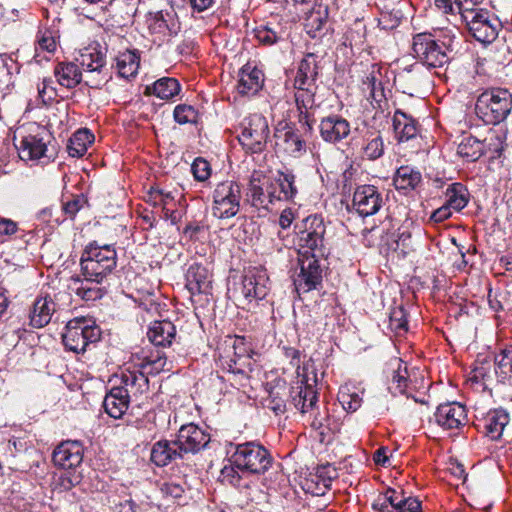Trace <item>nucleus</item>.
<instances>
[{"label": "nucleus", "instance_id": "nucleus-1", "mask_svg": "<svg viewBox=\"0 0 512 512\" xmlns=\"http://www.w3.org/2000/svg\"><path fill=\"white\" fill-rule=\"evenodd\" d=\"M137 361L135 362L134 370L126 369L121 374V384L116 386L122 389L123 394L129 399L138 398L149 389L148 375H155L167 368V357L159 350H145L142 349L140 354H137Z\"/></svg>", "mask_w": 512, "mask_h": 512}, {"label": "nucleus", "instance_id": "nucleus-2", "mask_svg": "<svg viewBox=\"0 0 512 512\" xmlns=\"http://www.w3.org/2000/svg\"><path fill=\"white\" fill-rule=\"evenodd\" d=\"M226 453L229 462L243 473L262 475L271 468L273 463L269 451L254 441L240 444L229 443Z\"/></svg>", "mask_w": 512, "mask_h": 512}, {"label": "nucleus", "instance_id": "nucleus-3", "mask_svg": "<svg viewBox=\"0 0 512 512\" xmlns=\"http://www.w3.org/2000/svg\"><path fill=\"white\" fill-rule=\"evenodd\" d=\"M81 272L85 279L102 283L116 268L117 253L111 244L89 243L80 259Z\"/></svg>", "mask_w": 512, "mask_h": 512}, {"label": "nucleus", "instance_id": "nucleus-4", "mask_svg": "<svg viewBox=\"0 0 512 512\" xmlns=\"http://www.w3.org/2000/svg\"><path fill=\"white\" fill-rule=\"evenodd\" d=\"M512 109V94L504 88H493L481 93L476 101L475 111L486 124H499Z\"/></svg>", "mask_w": 512, "mask_h": 512}, {"label": "nucleus", "instance_id": "nucleus-5", "mask_svg": "<svg viewBox=\"0 0 512 512\" xmlns=\"http://www.w3.org/2000/svg\"><path fill=\"white\" fill-rule=\"evenodd\" d=\"M100 328L95 321L86 317H75L68 321L62 336L65 348L74 353H83L86 348L100 339Z\"/></svg>", "mask_w": 512, "mask_h": 512}, {"label": "nucleus", "instance_id": "nucleus-6", "mask_svg": "<svg viewBox=\"0 0 512 512\" xmlns=\"http://www.w3.org/2000/svg\"><path fill=\"white\" fill-rule=\"evenodd\" d=\"M15 144L19 157L23 161H37L47 158L48 143L51 135L44 127L31 124L27 130L21 129L15 136Z\"/></svg>", "mask_w": 512, "mask_h": 512}, {"label": "nucleus", "instance_id": "nucleus-7", "mask_svg": "<svg viewBox=\"0 0 512 512\" xmlns=\"http://www.w3.org/2000/svg\"><path fill=\"white\" fill-rule=\"evenodd\" d=\"M470 34L482 44L492 43L502 28L499 18L486 9H473L462 14Z\"/></svg>", "mask_w": 512, "mask_h": 512}, {"label": "nucleus", "instance_id": "nucleus-8", "mask_svg": "<svg viewBox=\"0 0 512 512\" xmlns=\"http://www.w3.org/2000/svg\"><path fill=\"white\" fill-rule=\"evenodd\" d=\"M412 49L420 63L429 68L443 67L450 60L449 47L428 33L416 34L413 37Z\"/></svg>", "mask_w": 512, "mask_h": 512}, {"label": "nucleus", "instance_id": "nucleus-9", "mask_svg": "<svg viewBox=\"0 0 512 512\" xmlns=\"http://www.w3.org/2000/svg\"><path fill=\"white\" fill-rule=\"evenodd\" d=\"M212 215L218 219H229L237 215L242 197L241 186L232 180L216 185L213 191Z\"/></svg>", "mask_w": 512, "mask_h": 512}, {"label": "nucleus", "instance_id": "nucleus-10", "mask_svg": "<svg viewBox=\"0 0 512 512\" xmlns=\"http://www.w3.org/2000/svg\"><path fill=\"white\" fill-rule=\"evenodd\" d=\"M269 134L267 119L263 115L255 113L244 119L242 132L238 139L247 151L259 153L265 149Z\"/></svg>", "mask_w": 512, "mask_h": 512}, {"label": "nucleus", "instance_id": "nucleus-11", "mask_svg": "<svg viewBox=\"0 0 512 512\" xmlns=\"http://www.w3.org/2000/svg\"><path fill=\"white\" fill-rule=\"evenodd\" d=\"M298 376L300 380L291 391L292 403L301 413H307L315 409L318 401L317 391L315 390L317 375L313 367L310 369L305 365L302 372L298 371Z\"/></svg>", "mask_w": 512, "mask_h": 512}, {"label": "nucleus", "instance_id": "nucleus-12", "mask_svg": "<svg viewBox=\"0 0 512 512\" xmlns=\"http://www.w3.org/2000/svg\"><path fill=\"white\" fill-rule=\"evenodd\" d=\"M275 197L271 177L262 171L254 170L249 179L246 201L257 209L269 210L276 202Z\"/></svg>", "mask_w": 512, "mask_h": 512}, {"label": "nucleus", "instance_id": "nucleus-13", "mask_svg": "<svg viewBox=\"0 0 512 512\" xmlns=\"http://www.w3.org/2000/svg\"><path fill=\"white\" fill-rule=\"evenodd\" d=\"M297 228L299 246L323 255L324 235L326 232L323 218L318 215H310Z\"/></svg>", "mask_w": 512, "mask_h": 512}, {"label": "nucleus", "instance_id": "nucleus-14", "mask_svg": "<svg viewBox=\"0 0 512 512\" xmlns=\"http://www.w3.org/2000/svg\"><path fill=\"white\" fill-rule=\"evenodd\" d=\"M372 508L378 512H419L421 503L414 497H406L403 490L388 488L374 500Z\"/></svg>", "mask_w": 512, "mask_h": 512}, {"label": "nucleus", "instance_id": "nucleus-15", "mask_svg": "<svg viewBox=\"0 0 512 512\" xmlns=\"http://www.w3.org/2000/svg\"><path fill=\"white\" fill-rule=\"evenodd\" d=\"M269 277L266 269L262 267H251L245 271L242 280L241 293L244 298L251 302L264 299L269 292Z\"/></svg>", "mask_w": 512, "mask_h": 512}, {"label": "nucleus", "instance_id": "nucleus-16", "mask_svg": "<svg viewBox=\"0 0 512 512\" xmlns=\"http://www.w3.org/2000/svg\"><path fill=\"white\" fill-rule=\"evenodd\" d=\"M299 273L294 278V285L298 293L309 292L316 289L322 280V269L315 254L303 255L299 259Z\"/></svg>", "mask_w": 512, "mask_h": 512}, {"label": "nucleus", "instance_id": "nucleus-17", "mask_svg": "<svg viewBox=\"0 0 512 512\" xmlns=\"http://www.w3.org/2000/svg\"><path fill=\"white\" fill-rule=\"evenodd\" d=\"M225 356H221L222 366L231 373H244L245 367L250 365V348L244 337L230 338V344Z\"/></svg>", "mask_w": 512, "mask_h": 512}, {"label": "nucleus", "instance_id": "nucleus-18", "mask_svg": "<svg viewBox=\"0 0 512 512\" xmlns=\"http://www.w3.org/2000/svg\"><path fill=\"white\" fill-rule=\"evenodd\" d=\"M177 444L183 455L198 453L210 441V435L194 423L182 425L176 437Z\"/></svg>", "mask_w": 512, "mask_h": 512}, {"label": "nucleus", "instance_id": "nucleus-19", "mask_svg": "<svg viewBox=\"0 0 512 512\" xmlns=\"http://www.w3.org/2000/svg\"><path fill=\"white\" fill-rule=\"evenodd\" d=\"M353 207L360 216L376 214L383 205V198L374 185L358 186L353 194Z\"/></svg>", "mask_w": 512, "mask_h": 512}, {"label": "nucleus", "instance_id": "nucleus-20", "mask_svg": "<svg viewBox=\"0 0 512 512\" xmlns=\"http://www.w3.org/2000/svg\"><path fill=\"white\" fill-rule=\"evenodd\" d=\"M510 421V415L504 408L491 409L481 418H477L476 427L491 440H499Z\"/></svg>", "mask_w": 512, "mask_h": 512}, {"label": "nucleus", "instance_id": "nucleus-21", "mask_svg": "<svg viewBox=\"0 0 512 512\" xmlns=\"http://www.w3.org/2000/svg\"><path fill=\"white\" fill-rule=\"evenodd\" d=\"M465 407L457 402L444 403L437 407L433 420L443 429H458L466 422Z\"/></svg>", "mask_w": 512, "mask_h": 512}, {"label": "nucleus", "instance_id": "nucleus-22", "mask_svg": "<svg viewBox=\"0 0 512 512\" xmlns=\"http://www.w3.org/2000/svg\"><path fill=\"white\" fill-rule=\"evenodd\" d=\"M83 445L79 441H64L54 450L53 463L62 469H73L83 461Z\"/></svg>", "mask_w": 512, "mask_h": 512}, {"label": "nucleus", "instance_id": "nucleus-23", "mask_svg": "<svg viewBox=\"0 0 512 512\" xmlns=\"http://www.w3.org/2000/svg\"><path fill=\"white\" fill-rule=\"evenodd\" d=\"M320 135L325 142L338 143L350 134V123L340 115L324 117L319 125Z\"/></svg>", "mask_w": 512, "mask_h": 512}, {"label": "nucleus", "instance_id": "nucleus-24", "mask_svg": "<svg viewBox=\"0 0 512 512\" xmlns=\"http://www.w3.org/2000/svg\"><path fill=\"white\" fill-rule=\"evenodd\" d=\"M186 288L191 295L208 293L211 287V276L206 267L194 263L186 272Z\"/></svg>", "mask_w": 512, "mask_h": 512}, {"label": "nucleus", "instance_id": "nucleus-25", "mask_svg": "<svg viewBox=\"0 0 512 512\" xmlns=\"http://www.w3.org/2000/svg\"><path fill=\"white\" fill-rule=\"evenodd\" d=\"M56 312V303L49 296L38 297L33 303L30 311V325L33 328H42L50 323L53 314Z\"/></svg>", "mask_w": 512, "mask_h": 512}, {"label": "nucleus", "instance_id": "nucleus-26", "mask_svg": "<svg viewBox=\"0 0 512 512\" xmlns=\"http://www.w3.org/2000/svg\"><path fill=\"white\" fill-rule=\"evenodd\" d=\"M183 457L176 439L173 441L160 440L153 445L151 450V461L159 467L166 466Z\"/></svg>", "mask_w": 512, "mask_h": 512}, {"label": "nucleus", "instance_id": "nucleus-27", "mask_svg": "<svg viewBox=\"0 0 512 512\" xmlns=\"http://www.w3.org/2000/svg\"><path fill=\"white\" fill-rule=\"evenodd\" d=\"M76 61L88 73L100 76L106 68V54L96 46H88L80 50Z\"/></svg>", "mask_w": 512, "mask_h": 512}, {"label": "nucleus", "instance_id": "nucleus-28", "mask_svg": "<svg viewBox=\"0 0 512 512\" xmlns=\"http://www.w3.org/2000/svg\"><path fill=\"white\" fill-rule=\"evenodd\" d=\"M319 57L314 53H307L300 61L294 79V85L311 86L316 84L319 76Z\"/></svg>", "mask_w": 512, "mask_h": 512}, {"label": "nucleus", "instance_id": "nucleus-29", "mask_svg": "<svg viewBox=\"0 0 512 512\" xmlns=\"http://www.w3.org/2000/svg\"><path fill=\"white\" fill-rule=\"evenodd\" d=\"M296 176L288 169L277 171V177L272 178L271 182L275 188V199L277 201L293 200L298 190L295 185Z\"/></svg>", "mask_w": 512, "mask_h": 512}, {"label": "nucleus", "instance_id": "nucleus-30", "mask_svg": "<svg viewBox=\"0 0 512 512\" xmlns=\"http://www.w3.org/2000/svg\"><path fill=\"white\" fill-rule=\"evenodd\" d=\"M263 86V74L257 68L248 65L239 72L237 91L243 96L255 95Z\"/></svg>", "mask_w": 512, "mask_h": 512}, {"label": "nucleus", "instance_id": "nucleus-31", "mask_svg": "<svg viewBox=\"0 0 512 512\" xmlns=\"http://www.w3.org/2000/svg\"><path fill=\"white\" fill-rule=\"evenodd\" d=\"M147 337L155 346H170L176 337V327L168 320L155 321L149 327Z\"/></svg>", "mask_w": 512, "mask_h": 512}, {"label": "nucleus", "instance_id": "nucleus-32", "mask_svg": "<svg viewBox=\"0 0 512 512\" xmlns=\"http://www.w3.org/2000/svg\"><path fill=\"white\" fill-rule=\"evenodd\" d=\"M294 88L296 89L295 102L300 112L299 122L305 123L310 129V124L308 121V110L315 106V92L317 88L316 84L311 86L294 85Z\"/></svg>", "mask_w": 512, "mask_h": 512}, {"label": "nucleus", "instance_id": "nucleus-33", "mask_svg": "<svg viewBox=\"0 0 512 512\" xmlns=\"http://www.w3.org/2000/svg\"><path fill=\"white\" fill-rule=\"evenodd\" d=\"M123 393L122 389L113 387L104 398V409L114 419L121 418L128 409L130 399Z\"/></svg>", "mask_w": 512, "mask_h": 512}, {"label": "nucleus", "instance_id": "nucleus-34", "mask_svg": "<svg viewBox=\"0 0 512 512\" xmlns=\"http://www.w3.org/2000/svg\"><path fill=\"white\" fill-rule=\"evenodd\" d=\"M54 75L59 85L72 89L82 81V73L73 62H61L54 68Z\"/></svg>", "mask_w": 512, "mask_h": 512}, {"label": "nucleus", "instance_id": "nucleus-35", "mask_svg": "<svg viewBox=\"0 0 512 512\" xmlns=\"http://www.w3.org/2000/svg\"><path fill=\"white\" fill-rule=\"evenodd\" d=\"M181 91V85L176 78L162 77L156 80L153 85L146 87L147 94H153L162 100H171Z\"/></svg>", "mask_w": 512, "mask_h": 512}, {"label": "nucleus", "instance_id": "nucleus-36", "mask_svg": "<svg viewBox=\"0 0 512 512\" xmlns=\"http://www.w3.org/2000/svg\"><path fill=\"white\" fill-rule=\"evenodd\" d=\"M392 367L391 379L388 384V390L392 395L405 394L408 387L407 366L400 359H394L390 362Z\"/></svg>", "mask_w": 512, "mask_h": 512}, {"label": "nucleus", "instance_id": "nucleus-37", "mask_svg": "<svg viewBox=\"0 0 512 512\" xmlns=\"http://www.w3.org/2000/svg\"><path fill=\"white\" fill-rule=\"evenodd\" d=\"M445 197L447 206L459 212L467 206L470 194L466 186L460 182H455L448 185L445 191Z\"/></svg>", "mask_w": 512, "mask_h": 512}, {"label": "nucleus", "instance_id": "nucleus-38", "mask_svg": "<svg viewBox=\"0 0 512 512\" xmlns=\"http://www.w3.org/2000/svg\"><path fill=\"white\" fill-rule=\"evenodd\" d=\"M421 180L420 171L411 166L399 167L393 179L398 190H413L420 184Z\"/></svg>", "mask_w": 512, "mask_h": 512}, {"label": "nucleus", "instance_id": "nucleus-39", "mask_svg": "<svg viewBox=\"0 0 512 512\" xmlns=\"http://www.w3.org/2000/svg\"><path fill=\"white\" fill-rule=\"evenodd\" d=\"M384 151L385 145L380 131H368L363 137V157L376 160L384 155Z\"/></svg>", "mask_w": 512, "mask_h": 512}, {"label": "nucleus", "instance_id": "nucleus-40", "mask_svg": "<svg viewBox=\"0 0 512 512\" xmlns=\"http://www.w3.org/2000/svg\"><path fill=\"white\" fill-rule=\"evenodd\" d=\"M495 375L501 384L512 385V348L504 349L495 356Z\"/></svg>", "mask_w": 512, "mask_h": 512}, {"label": "nucleus", "instance_id": "nucleus-41", "mask_svg": "<svg viewBox=\"0 0 512 512\" xmlns=\"http://www.w3.org/2000/svg\"><path fill=\"white\" fill-rule=\"evenodd\" d=\"M484 144L472 135H464L458 144L457 154L468 162L477 161L484 154Z\"/></svg>", "mask_w": 512, "mask_h": 512}, {"label": "nucleus", "instance_id": "nucleus-42", "mask_svg": "<svg viewBox=\"0 0 512 512\" xmlns=\"http://www.w3.org/2000/svg\"><path fill=\"white\" fill-rule=\"evenodd\" d=\"M94 141V136L88 129L77 130L69 139L67 145L68 154L71 157L80 158L87 152L88 146Z\"/></svg>", "mask_w": 512, "mask_h": 512}, {"label": "nucleus", "instance_id": "nucleus-43", "mask_svg": "<svg viewBox=\"0 0 512 512\" xmlns=\"http://www.w3.org/2000/svg\"><path fill=\"white\" fill-rule=\"evenodd\" d=\"M140 65V56L136 51L126 50L116 57L118 73L123 78L135 76Z\"/></svg>", "mask_w": 512, "mask_h": 512}, {"label": "nucleus", "instance_id": "nucleus-44", "mask_svg": "<svg viewBox=\"0 0 512 512\" xmlns=\"http://www.w3.org/2000/svg\"><path fill=\"white\" fill-rule=\"evenodd\" d=\"M75 294L85 301H95L101 299L105 293V290L100 287L102 283L90 281L85 279L77 278L74 279Z\"/></svg>", "mask_w": 512, "mask_h": 512}, {"label": "nucleus", "instance_id": "nucleus-45", "mask_svg": "<svg viewBox=\"0 0 512 512\" xmlns=\"http://www.w3.org/2000/svg\"><path fill=\"white\" fill-rule=\"evenodd\" d=\"M338 400L342 407L348 412H355L362 404V397L356 391V388L348 385L340 388Z\"/></svg>", "mask_w": 512, "mask_h": 512}, {"label": "nucleus", "instance_id": "nucleus-46", "mask_svg": "<svg viewBox=\"0 0 512 512\" xmlns=\"http://www.w3.org/2000/svg\"><path fill=\"white\" fill-rule=\"evenodd\" d=\"M284 150L292 157H300L306 152V143L298 132L288 130L284 133Z\"/></svg>", "mask_w": 512, "mask_h": 512}, {"label": "nucleus", "instance_id": "nucleus-47", "mask_svg": "<svg viewBox=\"0 0 512 512\" xmlns=\"http://www.w3.org/2000/svg\"><path fill=\"white\" fill-rule=\"evenodd\" d=\"M389 326L397 334H402L408 330V321L406 311L402 306L391 309L389 314Z\"/></svg>", "mask_w": 512, "mask_h": 512}, {"label": "nucleus", "instance_id": "nucleus-48", "mask_svg": "<svg viewBox=\"0 0 512 512\" xmlns=\"http://www.w3.org/2000/svg\"><path fill=\"white\" fill-rule=\"evenodd\" d=\"M365 89L369 91V98L372 102L380 103L385 99L382 82L377 80L375 72H371L364 81Z\"/></svg>", "mask_w": 512, "mask_h": 512}, {"label": "nucleus", "instance_id": "nucleus-49", "mask_svg": "<svg viewBox=\"0 0 512 512\" xmlns=\"http://www.w3.org/2000/svg\"><path fill=\"white\" fill-rule=\"evenodd\" d=\"M174 120L180 124H193L198 120L197 110L187 104H179L174 108L173 112Z\"/></svg>", "mask_w": 512, "mask_h": 512}, {"label": "nucleus", "instance_id": "nucleus-50", "mask_svg": "<svg viewBox=\"0 0 512 512\" xmlns=\"http://www.w3.org/2000/svg\"><path fill=\"white\" fill-rule=\"evenodd\" d=\"M87 203V198L83 194L74 195L62 203V213L66 218L73 219Z\"/></svg>", "mask_w": 512, "mask_h": 512}, {"label": "nucleus", "instance_id": "nucleus-51", "mask_svg": "<svg viewBox=\"0 0 512 512\" xmlns=\"http://www.w3.org/2000/svg\"><path fill=\"white\" fill-rule=\"evenodd\" d=\"M490 364L489 362H482L476 365L469 373L468 380L475 384L486 385L487 379L490 378L489 374Z\"/></svg>", "mask_w": 512, "mask_h": 512}, {"label": "nucleus", "instance_id": "nucleus-52", "mask_svg": "<svg viewBox=\"0 0 512 512\" xmlns=\"http://www.w3.org/2000/svg\"><path fill=\"white\" fill-rule=\"evenodd\" d=\"M38 95L43 104H49L57 96V91L53 87L52 78H43L42 82L38 84Z\"/></svg>", "mask_w": 512, "mask_h": 512}, {"label": "nucleus", "instance_id": "nucleus-53", "mask_svg": "<svg viewBox=\"0 0 512 512\" xmlns=\"http://www.w3.org/2000/svg\"><path fill=\"white\" fill-rule=\"evenodd\" d=\"M159 490L164 497L171 499H179L185 492L183 485L175 481H164L160 483Z\"/></svg>", "mask_w": 512, "mask_h": 512}, {"label": "nucleus", "instance_id": "nucleus-54", "mask_svg": "<svg viewBox=\"0 0 512 512\" xmlns=\"http://www.w3.org/2000/svg\"><path fill=\"white\" fill-rule=\"evenodd\" d=\"M191 171L198 181H205L211 174L210 164L207 160L198 157L191 165Z\"/></svg>", "mask_w": 512, "mask_h": 512}, {"label": "nucleus", "instance_id": "nucleus-55", "mask_svg": "<svg viewBox=\"0 0 512 512\" xmlns=\"http://www.w3.org/2000/svg\"><path fill=\"white\" fill-rule=\"evenodd\" d=\"M255 37L260 43L265 45H273L280 39L278 33L267 26L255 29Z\"/></svg>", "mask_w": 512, "mask_h": 512}, {"label": "nucleus", "instance_id": "nucleus-56", "mask_svg": "<svg viewBox=\"0 0 512 512\" xmlns=\"http://www.w3.org/2000/svg\"><path fill=\"white\" fill-rule=\"evenodd\" d=\"M238 468L232 463L230 465H226L221 469L220 478L224 483H228L233 486H239L241 481V476L239 474Z\"/></svg>", "mask_w": 512, "mask_h": 512}, {"label": "nucleus", "instance_id": "nucleus-57", "mask_svg": "<svg viewBox=\"0 0 512 512\" xmlns=\"http://www.w3.org/2000/svg\"><path fill=\"white\" fill-rule=\"evenodd\" d=\"M149 198L153 201L154 205H161L163 208H165L170 200L174 199L171 192L153 188L149 192Z\"/></svg>", "mask_w": 512, "mask_h": 512}, {"label": "nucleus", "instance_id": "nucleus-58", "mask_svg": "<svg viewBox=\"0 0 512 512\" xmlns=\"http://www.w3.org/2000/svg\"><path fill=\"white\" fill-rule=\"evenodd\" d=\"M418 133L417 125L415 119L412 117L409 118L407 125L404 127L403 132L400 131L395 137L399 142L408 141L414 137H416Z\"/></svg>", "mask_w": 512, "mask_h": 512}, {"label": "nucleus", "instance_id": "nucleus-59", "mask_svg": "<svg viewBox=\"0 0 512 512\" xmlns=\"http://www.w3.org/2000/svg\"><path fill=\"white\" fill-rule=\"evenodd\" d=\"M43 51L52 53L56 49V41L51 32L45 31L38 40V48Z\"/></svg>", "mask_w": 512, "mask_h": 512}, {"label": "nucleus", "instance_id": "nucleus-60", "mask_svg": "<svg viewBox=\"0 0 512 512\" xmlns=\"http://www.w3.org/2000/svg\"><path fill=\"white\" fill-rule=\"evenodd\" d=\"M410 117V115L399 109L395 111L392 119L395 136L399 134L400 131L403 132V129L407 125Z\"/></svg>", "mask_w": 512, "mask_h": 512}, {"label": "nucleus", "instance_id": "nucleus-61", "mask_svg": "<svg viewBox=\"0 0 512 512\" xmlns=\"http://www.w3.org/2000/svg\"><path fill=\"white\" fill-rule=\"evenodd\" d=\"M451 215L452 209L448 207L446 203H444L441 207L433 211L430 216V220L435 223H440L449 219Z\"/></svg>", "mask_w": 512, "mask_h": 512}, {"label": "nucleus", "instance_id": "nucleus-62", "mask_svg": "<svg viewBox=\"0 0 512 512\" xmlns=\"http://www.w3.org/2000/svg\"><path fill=\"white\" fill-rule=\"evenodd\" d=\"M17 223L11 219L0 218V235L10 236L17 232Z\"/></svg>", "mask_w": 512, "mask_h": 512}, {"label": "nucleus", "instance_id": "nucleus-63", "mask_svg": "<svg viewBox=\"0 0 512 512\" xmlns=\"http://www.w3.org/2000/svg\"><path fill=\"white\" fill-rule=\"evenodd\" d=\"M396 249H400L403 253L411 249V234L409 232H402L398 235L396 240Z\"/></svg>", "mask_w": 512, "mask_h": 512}, {"label": "nucleus", "instance_id": "nucleus-64", "mask_svg": "<svg viewBox=\"0 0 512 512\" xmlns=\"http://www.w3.org/2000/svg\"><path fill=\"white\" fill-rule=\"evenodd\" d=\"M294 218H295V216H294V212L292 211V209H290V208L284 209L281 212L280 217H279V226L284 230L289 228L291 226V224L293 223Z\"/></svg>", "mask_w": 512, "mask_h": 512}]
</instances>
